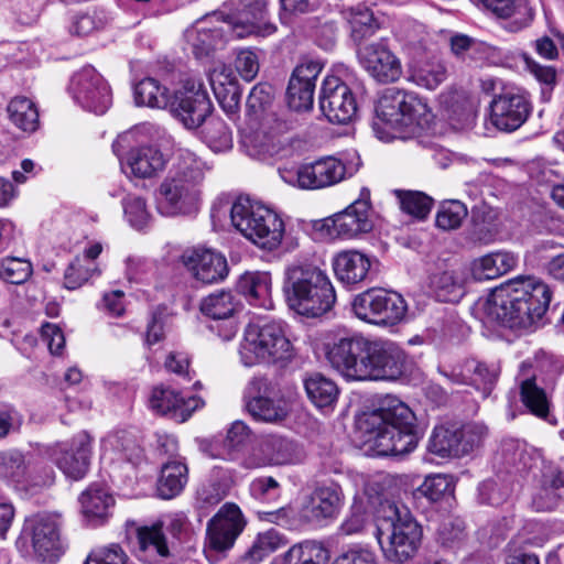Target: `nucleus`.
Listing matches in <instances>:
<instances>
[{
	"label": "nucleus",
	"instance_id": "obj_1",
	"mask_svg": "<svg viewBox=\"0 0 564 564\" xmlns=\"http://www.w3.org/2000/svg\"><path fill=\"white\" fill-rule=\"evenodd\" d=\"M326 358L348 381H389L404 370L405 355L394 343L361 334L344 336L328 346Z\"/></svg>",
	"mask_w": 564,
	"mask_h": 564
},
{
	"label": "nucleus",
	"instance_id": "obj_2",
	"mask_svg": "<svg viewBox=\"0 0 564 564\" xmlns=\"http://www.w3.org/2000/svg\"><path fill=\"white\" fill-rule=\"evenodd\" d=\"M415 421L408 404L395 395L386 394L378 399L372 411L362 413L357 425L378 455L398 456L417 446Z\"/></svg>",
	"mask_w": 564,
	"mask_h": 564
},
{
	"label": "nucleus",
	"instance_id": "obj_3",
	"mask_svg": "<svg viewBox=\"0 0 564 564\" xmlns=\"http://www.w3.org/2000/svg\"><path fill=\"white\" fill-rule=\"evenodd\" d=\"M550 302V288L541 280L529 276L494 290L481 302L480 308L489 322L510 328H524L542 318Z\"/></svg>",
	"mask_w": 564,
	"mask_h": 564
},
{
	"label": "nucleus",
	"instance_id": "obj_4",
	"mask_svg": "<svg viewBox=\"0 0 564 564\" xmlns=\"http://www.w3.org/2000/svg\"><path fill=\"white\" fill-rule=\"evenodd\" d=\"M267 4L268 0H247L241 9L228 14L220 26L213 25L210 19L199 20L185 31V42L200 58L223 45L227 34L237 39L252 34L269 36L275 33L276 25L265 20Z\"/></svg>",
	"mask_w": 564,
	"mask_h": 564
},
{
	"label": "nucleus",
	"instance_id": "obj_5",
	"mask_svg": "<svg viewBox=\"0 0 564 564\" xmlns=\"http://www.w3.org/2000/svg\"><path fill=\"white\" fill-rule=\"evenodd\" d=\"M433 115L425 99L413 91L395 87L387 88L376 106L373 129L379 134L388 130L380 139L397 138V133H415L429 128Z\"/></svg>",
	"mask_w": 564,
	"mask_h": 564
},
{
	"label": "nucleus",
	"instance_id": "obj_6",
	"mask_svg": "<svg viewBox=\"0 0 564 564\" xmlns=\"http://www.w3.org/2000/svg\"><path fill=\"white\" fill-rule=\"evenodd\" d=\"M283 292L289 307L308 317L325 314L336 301L328 275L308 263L286 268Z\"/></svg>",
	"mask_w": 564,
	"mask_h": 564
},
{
	"label": "nucleus",
	"instance_id": "obj_7",
	"mask_svg": "<svg viewBox=\"0 0 564 564\" xmlns=\"http://www.w3.org/2000/svg\"><path fill=\"white\" fill-rule=\"evenodd\" d=\"M379 519L376 538L384 558L403 564L411 561L419 551L423 530L405 507L388 503Z\"/></svg>",
	"mask_w": 564,
	"mask_h": 564
},
{
	"label": "nucleus",
	"instance_id": "obj_8",
	"mask_svg": "<svg viewBox=\"0 0 564 564\" xmlns=\"http://www.w3.org/2000/svg\"><path fill=\"white\" fill-rule=\"evenodd\" d=\"M239 355L247 367L291 359L293 345L282 322L250 323L243 330Z\"/></svg>",
	"mask_w": 564,
	"mask_h": 564
},
{
	"label": "nucleus",
	"instance_id": "obj_9",
	"mask_svg": "<svg viewBox=\"0 0 564 564\" xmlns=\"http://www.w3.org/2000/svg\"><path fill=\"white\" fill-rule=\"evenodd\" d=\"M234 227L254 245L269 251L280 247L285 232L281 216L273 209L249 199H239L230 210Z\"/></svg>",
	"mask_w": 564,
	"mask_h": 564
},
{
	"label": "nucleus",
	"instance_id": "obj_10",
	"mask_svg": "<svg viewBox=\"0 0 564 564\" xmlns=\"http://www.w3.org/2000/svg\"><path fill=\"white\" fill-rule=\"evenodd\" d=\"M359 163L346 165L334 156H326L312 163L279 169L282 181L301 189H318L335 185L357 172Z\"/></svg>",
	"mask_w": 564,
	"mask_h": 564
},
{
	"label": "nucleus",
	"instance_id": "obj_11",
	"mask_svg": "<svg viewBox=\"0 0 564 564\" xmlns=\"http://www.w3.org/2000/svg\"><path fill=\"white\" fill-rule=\"evenodd\" d=\"M373 226L370 191L362 187L357 199L343 212L316 223L315 228L330 239H350L370 232Z\"/></svg>",
	"mask_w": 564,
	"mask_h": 564
},
{
	"label": "nucleus",
	"instance_id": "obj_12",
	"mask_svg": "<svg viewBox=\"0 0 564 564\" xmlns=\"http://www.w3.org/2000/svg\"><path fill=\"white\" fill-rule=\"evenodd\" d=\"M487 429L481 423H456L435 426L429 441V451L440 457H460L478 447Z\"/></svg>",
	"mask_w": 564,
	"mask_h": 564
},
{
	"label": "nucleus",
	"instance_id": "obj_13",
	"mask_svg": "<svg viewBox=\"0 0 564 564\" xmlns=\"http://www.w3.org/2000/svg\"><path fill=\"white\" fill-rule=\"evenodd\" d=\"M355 315L367 323L380 326H393L400 323L406 313L404 299L386 290H368L357 295L352 302Z\"/></svg>",
	"mask_w": 564,
	"mask_h": 564
},
{
	"label": "nucleus",
	"instance_id": "obj_14",
	"mask_svg": "<svg viewBox=\"0 0 564 564\" xmlns=\"http://www.w3.org/2000/svg\"><path fill=\"white\" fill-rule=\"evenodd\" d=\"M533 110L530 94L518 86H505L490 101V122L502 132L522 127Z\"/></svg>",
	"mask_w": 564,
	"mask_h": 564
},
{
	"label": "nucleus",
	"instance_id": "obj_15",
	"mask_svg": "<svg viewBox=\"0 0 564 564\" xmlns=\"http://www.w3.org/2000/svg\"><path fill=\"white\" fill-rule=\"evenodd\" d=\"M61 525L56 513H37L25 521L22 538L30 541L39 560L53 562L64 552Z\"/></svg>",
	"mask_w": 564,
	"mask_h": 564
},
{
	"label": "nucleus",
	"instance_id": "obj_16",
	"mask_svg": "<svg viewBox=\"0 0 564 564\" xmlns=\"http://www.w3.org/2000/svg\"><path fill=\"white\" fill-rule=\"evenodd\" d=\"M172 115L187 129H196L212 115L213 104L203 83L195 79L184 82L170 104Z\"/></svg>",
	"mask_w": 564,
	"mask_h": 564
},
{
	"label": "nucleus",
	"instance_id": "obj_17",
	"mask_svg": "<svg viewBox=\"0 0 564 564\" xmlns=\"http://www.w3.org/2000/svg\"><path fill=\"white\" fill-rule=\"evenodd\" d=\"M69 93L78 105L96 115H104L111 105L110 87L93 66H85L74 74Z\"/></svg>",
	"mask_w": 564,
	"mask_h": 564
},
{
	"label": "nucleus",
	"instance_id": "obj_18",
	"mask_svg": "<svg viewBox=\"0 0 564 564\" xmlns=\"http://www.w3.org/2000/svg\"><path fill=\"white\" fill-rule=\"evenodd\" d=\"M304 457L302 448L285 437L268 435L243 458L246 468L297 464Z\"/></svg>",
	"mask_w": 564,
	"mask_h": 564
},
{
	"label": "nucleus",
	"instance_id": "obj_19",
	"mask_svg": "<svg viewBox=\"0 0 564 564\" xmlns=\"http://www.w3.org/2000/svg\"><path fill=\"white\" fill-rule=\"evenodd\" d=\"M319 108L332 123H348L357 112L350 88L337 76H327L322 84Z\"/></svg>",
	"mask_w": 564,
	"mask_h": 564
},
{
	"label": "nucleus",
	"instance_id": "obj_20",
	"mask_svg": "<svg viewBox=\"0 0 564 564\" xmlns=\"http://www.w3.org/2000/svg\"><path fill=\"white\" fill-rule=\"evenodd\" d=\"M198 203V186L181 178L167 176L158 189V210L164 216L192 214L197 210Z\"/></svg>",
	"mask_w": 564,
	"mask_h": 564
},
{
	"label": "nucleus",
	"instance_id": "obj_21",
	"mask_svg": "<svg viewBox=\"0 0 564 564\" xmlns=\"http://www.w3.org/2000/svg\"><path fill=\"white\" fill-rule=\"evenodd\" d=\"M357 55L364 69L378 83H393L402 75L400 59L383 40L359 47Z\"/></svg>",
	"mask_w": 564,
	"mask_h": 564
},
{
	"label": "nucleus",
	"instance_id": "obj_22",
	"mask_svg": "<svg viewBox=\"0 0 564 564\" xmlns=\"http://www.w3.org/2000/svg\"><path fill=\"white\" fill-rule=\"evenodd\" d=\"M90 436L82 432L70 442L55 444L51 449V457L56 466L74 480L83 478L89 467Z\"/></svg>",
	"mask_w": 564,
	"mask_h": 564
},
{
	"label": "nucleus",
	"instance_id": "obj_23",
	"mask_svg": "<svg viewBox=\"0 0 564 564\" xmlns=\"http://www.w3.org/2000/svg\"><path fill=\"white\" fill-rule=\"evenodd\" d=\"M245 524L238 506L225 503L208 522L207 533L210 546L217 551L231 547Z\"/></svg>",
	"mask_w": 564,
	"mask_h": 564
},
{
	"label": "nucleus",
	"instance_id": "obj_24",
	"mask_svg": "<svg viewBox=\"0 0 564 564\" xmlns=\"http://www.w3.org/2000/svg\"><path fill=\"white\" fill-rule=\"evenodd\" d=\"M203 315L218 321H226V327L219 336L224 340H230L236 335L238 327L234 317L241 311L240 299L230 290H219L205 296L199 304Z\"/></svg>",
	"mask_w": 564,
	"mask_h": 564
},
{
	"label": "nucleus",
	"instance_id": "obj_25",
	"mask_svg": "<svg viewBox=\"0 0 564 564\" xmlns=\"http://www.w3.org/2000/svg\"><path fill=\"white\" fill-rule=\"evenodd\" d=\"M182 259L191 274L205 284L221 282L229 272L226 258L214 250H188L182 256Z\"/></svg>",
	"mask_w": 564,
	"mask_h": 564
},
{
	"label": "nucleus",
	"instance_id": "obj_26",
	"mask_svg": "<svg viewBox=\"0 0 564 564\" xmlns=\"http://www.w3.org/2000/svg\"><path fill=\"white\" fill-rule=\"evenodd\" d=\"M344 494L338 484L317 487L302 510L305 521L321 524L326 520L335 519L343 507Z\"/></svg>",
	"mask_w": 564,
	"mask_h": 564
},
{
	"label": "nucleus",
	"instance_id": "obj_27",
	"mask_svg": "<svg viewBox=\"0 0 564 564\" xmlns=\"http://www.w3.org/2000/svg\"><path fill=\"white\" fill-rule=\"evenodd\" d=\"M150 405L160 414L184 422L204 405V401L197 397L186 398L170 387H155L151 393Z\"/></svg>",
	"mask_w": 564,
	"mask_h": 564
},
{
	"label": "nucleus",
	"instance_id": "obj_28",
	"mask_svg": "<svg viewBox=\"0 0 564 564\" xmlns=\"http://www.w3.org/2000/svg\"><path fill=\"white\" fill-rule=\"evenodd\" d=\"M250 399L246 402V409L250 415L262 422L275 423L285 419L288 409L281 401L274 402L265 397L268 394V379L253 378L249 384Z\"/></svg>",
	"mask_w": 564,
	"mask_h": 564
},
{
	"label": "nucleus",
	"instance_id": "obj_29",
	"mask_svg": "<svg viewBox=\"0 0 564 564\" xmlns=\"http://www.w3.org/2000/svg\"><path fill=\"white\" fill-rule=\"evenodd\" d=\"M137 556L148 564H165L170 550L163 533V522L137 529Z\"/></svg>",
	"mask_w": 564,
	"mask_h": 564
},
{
	"label": "nucleus",
	"instance_id": "obj_30",
	"mask_svg": "<svg viewBox=\"0 0 564 564\" xmlns=\"http://www.w3.org/2000/svg\"><path fill=\"white\" fill-rule=\"evenodd\" d=\"M271 289V274L267 271H247L239 276L236 283L237 292L250 305L264 310L273 308Z\"/></svg>",
	"mask_w": 564,
	"mask_h": 564
},
{
	"label": "nucleus",
	"instance_id": "obj_31",
	"mask_svg": "<svg viewBox=\"0 0 564 564\" xmlns=\"http://www.w3.org/2000/svg\"><path fill=\"white\" fill-rule=\"evenodd\" d=\"M132 175L148 178L164 170L166 155L153 145L132 148L122 161Z\"/></svg>",
	"mask_w": 564,
	"mask_h": 564
},
{
	"label": "nucleus",
	"instance_id": "obj_32",
	"mask_svg": "<svg viewBox=\"0 0 564 564\" xmlns=\"http://www.w3.org/2000/svg\"><path fill=\"white\" fill-rule=\"evenodd\" d=\"M371 268L369 257L357 250H346L333 259V269L343 283L358 284L367 279Z\"/></svg>",
	"mask_w": 564,
	"mask_h": 564
},
{
	"label": "nucleus",
	"instance_id": "obj_33",
	"mask_svg": "<svg viewBox=\"0 0 564 564\" xmlns=\"http://www.w3.org/2000/svg\"><path fill=\"white\" fill-rule=\"evenodd\" d=\"M446 376L455 383L470 384L488 393L498 378V368L476 360H466Z\"/></svg>",
	"mask_w": 564,
	"mask_h": 564
},
{
	"label": "nucleus",
	"instance_id": "obj_34",
	"mask_svg": "<svg viewBox=\"0 0 564 564\" xmlns=\"http://www.w3.org/2000/svg\"><path fill=\"white\" fill-rule=\"evenodd\" d=\"M518 258L509 251H497L478 258L471 263V275L477 281L499 278L516 268Z\"/></svg>",
	"mask_w": 564,
	"mask_h": 564
},
{
	"label": "nucleus",
	"instance_id": "obj_35",
	"mask_svg": "<svg viewBox=\"0 0 564 564\" xmlns=\"http://www.w3.org/2000/svg\"><path fill=\"white\" fill-rule=\"evenodd\" d=\"M115 455L119 459L138 464L142 458L143 451L130 434L122 432L109 435L101 442V458L113 460Z\"/></svg>",
	"mask_w": 564,
	"mask_h": 564
},
{
	"label": "nucleus",
	"instance_id": "obj_36",
	"mask_svg": "<svg viewBox=\"0 0 564 564\" xmlns=\"http://www.w3.org/2000/svg\"><path fill=\"white\" fill-rule=\"evenodd\" d=\"M329 551L316 540H304L295 543L281 555L282 564H327Z\"/></svg>",
	"mask_w": 564,
	"mask_h": 564
},
{
	"label": "nucleus",
	"instance_id": "obj_37",
	"mask_svg": "<svg viewBox=\"0 0 564 564\" xmlns=\"http://www.w3.org/2000/svg\"><path fill=\"white\" fill-rule=\"evenodd\" d=\"M187 482V466L180 460H171L163 465L158 481V492L163 499H172L180 495Z\"/></svg>",
	"mask_w": 564,
	"mask_h": 564
},
{
	"label": "nucleus",
	"instance_id": "obj_38",
	"mask_svg": "<svg viewBox=\"0 0 564 564\" xmlns=\"http://www.w3.org/2000/svg\"><path fill=\"white\" fill-rule=\"evenodd\" d=\"M343 13L350 26V36L356 43L372 36L379 29L373 12L364 4L347 8Z\"/></svg>",
	"mask_w": 564,
	"mask_h": 564
},
{
	"label": "nucleus",
	"instance_id": "obj_39",
	"mask_svg": "<svg viewBox=\"0 0 564 564\" xmlns=\"http://www.w3.org/2000/svg\"><path fill=\"white\" fill-rule=\"evenodd\" d=\"M448 43L452 55L462 62L481 61L491 53L490 45L463 33H453Z\"/></svg>",
	"mask_w": 564,
	"mask_h": 564
},
{
	"label": "nucleus",
	"instance_id": "obj_40",
	"mask_svg": "<svg viewBox=\"0 0 564 564\" xmlns=\"http://www.w3.org/2000/svg\"><path fill=\"white\" fill-rule=\"evenodd\" d=\"M308 399L318 409L332 408L338 398L336 383L321 373L311 375L304 380Z\"/></svg>",
	"mask_w": 564,
	"mask_h": 564
},
{
	"label": "nucleus",
	"instance_id": "obj_41",
	"mask_svg": "<svg viewBox=\"0 0 564 564\" xmlns=\"http://www.w3.org/2000/svg\"><path fill=\"white\" fill-rule=\"evenodd\" d=\"M464 276L455 270L434 274L431 285L436 297L442 302H457L464 295Z\"/></svg>",
	"mask_w": 564,
	"mask_h": 564
},
{
	"label": "nucleus",
	"instance_id": "obj_42",
	"mask_svg": "<svg viewBox=\"0 0 564 564\" xmlns=\"http://www.w3.org/2000/svg\"><path fill=\"white\" fill-rule=\"evenodd\" d=\"M134 98L138 105L151 108H166L170 107L172 101L169 89L161 86L156 79L150 77L142 79L135 85Z\"/></svg>",
	"mask_w": 564,
	"mask_h": 564
},
{
	"label": "nucleus",
	"instance_id": "obj_43",
	"mask_svg": "<svg viewBox=\"0 0 564 564\" xmlns=\"http://www.w3.org/2000/svg\"><path fill=\"white\" fill-rule=\"evenodd\" d=\"M11 122L25 132H33L39 126V111L26 97H15L8 105Z\"/></svg>",
	"mask_w": 564,
	"mask_h": 564
},
{
	"label": "nucleus",
	"instance_id": "obj_44",
	"mask_svg": "<svg viewBox=\"0 0 564 564\" xmlns=\"http://www.w3.org/2000/svg\"><path fill=\"white\" fill-rule=\"evenodd\" d=\"M113 498L108 489L102 485H91L80 496V503L84 513L87 517L102 518L108 514V510L113 506Z\"/></svg>",
	"mask_w": 564,
	"mask_h": 564
},
{
	"label": "nucleus",
	"instance_id": "obj_45",
	"mask_svg": "<svg viewBox=\"0 0 564 564\" xmlns=\"http://www.w3.org/2000/svg\"><path fill=\"white\" fill-rule=\"evenodd\" d=\"M520 397L525 408L535 416L547 420L549 401L544 390L538 387L534 378L520 382Z\"/></svg>",
	"mask_w": 564,
	"mask_h": 564
},
{
	"label": "nucleus",
	"instance_id": "obj_46",
	"mask_svg": "<svg viewBox=\"0 0 564 564\" xmlns=\"http://www.w3.org/2000/svg\"><path fill=\"white\" fill-rule=\"evenodd\" d=\"M202 138L214 152H223L232 147V132L220 118H210L206 121Z\"/></svg>",
	"mask_w": 564,
	"mask_h": 564
},
{
	"label": "nucleus",
	"instance_id": "obj_47",
	"mask_svg": "<svg viewBox=\"0 0 564 564\" xmlns=\"http://www.w3.org/2000/svg\"><path fill=\"white\" fill-rule=\"evenodd\" d=\"M204 173L202 162L188 150H178L177 162L169 177L181 178L187 183L199 186Z\"/></svg>",
	"mask_w": 564,
	"mask_h": 564
},
{
	"label": "nucleus",
	"instance_id": "obj_48",
	"mask_svg": "<svg viewBox=\"0 0 564 564\" xmlns=\"http://www.w3.org/2000/svg\"><path fill=\"white\" fill-rule=\"evenodd\" d=\"M447 77L445 65L438 61H429L413 67L411 79L419 86L435 89Z\"/></svg>",
	"mask_w": 564,
	"mask_h": 564
},
{
	"label": "nucleus",
	"instance_id": "obj_49",
	"mask_svg": "<svg viewBox=\"0 0 564 564\" xmlns=\"http://www.w3.org/2000/svg\"><path fill=\"white\" fill-rule=\"evenodd\" d=\"M220 76H223V74L213 73L210 76V85L220 107L232 118L239 110L240 93L238 87L231 82H229L228 86H225L223 82L218 80Z\"/></svg>",
	"mask_w": 564,
	"mask_h": 564
},
{
	"label": "nucleus",
	"instance_id": "obj_50",
	"mask_svg": "<svg viewBox=\"0 0 564 564\" xmlns=\"http://www.w3.org/2000/svg\"><path fill=\"white\" fill-rule=\"evenodd\" d=\"M401 209L417 218L424 219L431 212L433 199L422 192L395 191Z\"/></svg>",
	"mask_w": 564,
	"mask_h": 564
},
{
	"label": "nucleus",
	"instance_id": "obj_51",
	"mask_svg": "<svg viewBox=\"0 0 564 564\" xmlns=\"http://www.w3.org/2000/svg\"><path fill=\"white\" fill-rule=\"evenodd\" d=\"M286 544V536L279 531L271 529L258 534L249 551V555L253 561H261L263 557Z\"/></svg>",
	"mask_w": 564,
	"mask_h": 564
},
{
	"label": "nucleus",
	"instance_id": "obj_52",
	"mask_svg": "<svg viewBox=\"0 0 564 564\" xmlns=\"http://www.w3.org/2000/svg\"><path fill=\"white\" fill-rule=\"evenodd\" d=\"M468 210L459 200H446L442 203L437 215L436 226L443 230H454L460 227L467 217Z\"/></svg>",
	"mask_w": 564,
	"mask_h": 564
},
{
	"label": "nucleus",
	"instance_id": "obj_53",
	"mask_svg": "<svg viewBox=\"0 0 564 564\" xmlns=\"http://www.w3.org/2000/svg\"><path fill=\"white\" fill-rule=\"evenodd\" d=\"M229 486L227 481L220 479H210L203 484L197 490V508L207 510L218 505L228 495Z\"/></svg>",
	"mask_w": 564,
	"mask_h": 564
},
{
	"label": "nucleus",
	"instance_id": "obj_54",
	"mask_svg": "<svg viewBox=\"0 0 564 564\" xmlns=\"http://www.w3.org/2000/svg\"><path fill=\"white\" fill-rule=\"evenodd\" d=\"M417 491L432 502L440 501L445 495L454 491L453 478L443 474L427 476Z\"/></svg>",
	"mask_w": 564,
	"mask_h": 564
},
{
	"label": "nucleus",
	"instance_id": "obj_55",
	"mask_svg": "<svg viewBox=\"0 0 564 564\" xmlns=\"http://www.w3.org/2000/svg\"><path fill=\"white\" fill-rule=\"evenodd\" d=\"M122 205L124 216L132 227L142 229L149 224L151 215L143 197L129 194L123 198Z\"/></svg>",
	"mask_w": 564,
	"mask_h": 564
},
{
	"label": "nucleus",
	"instance_id": "obj_56",
	"mask_svg": "<svg viewBox=\"0 0 564 564\" xmlns=\"http://www.w3.org/2000/svg\"><path fill=\"white\" fill-rule=\"evenodd\" d=\"M32 274V265L28 260L6 258L0 263V278L11 284H22Z\"/></svg>",
	"mask_w": 564,
	"mask_h": 564
},
{
	"label": "nucleus",
	"instance_id": "obj_57",
	"mask_svg": "<svg viewBox=\"0 0 564 564\" xmlns=\"http://www.w3.org/2000/svg\"><path fill=\"white\" fill-rule=\"evenodd\" d=\"M24 456L15 451L0 452V478H11L15 481L28 473Z\"/></svg>",
	"mask_w": 564,
	"mask_h": 564
},
{
	"label": "nucleus",
	"instance_id": "obj_58",
	"mask_svg": "<svg viewBox=\"0 0 564 564\" xmlns=\"http://www.w3.org/2000/svg\"><path fill=\"white\" fill-rule=\"evenodd\" d=\"M314 88L311 86L289 82L286 90L288 106L295 111H306L312 109L314 101Z\"/></svg>",
	"mask_w": 564,
	"mask_h": 564
},
{
	"label": "nucleus",
	"instance_id": "obj_59",
	"mask_svg": "<svg viewBox=\"0 0 564 564\" xmlns=\"http://www.w3.org/2000/svg\"><path fill=\"white\" fill-rule=\"evenodd\" d=\"M399 36L406 48L416 53L425 48L429 39L425 26L416 21L405 22L400 29Z\"/></svg>",
	"mask_w": 564,
	"mask_h": 564
},
{
	"label": "nucleus",
	"instance_id": "obj_60",
	"mask_svg": "<svg viewBox=\"0 0 564 564\" xmlns=\"http://www.w3.org/2000/svg\"><path fill=\"white\" fill-rule=\"evenodd\" d=\"M95 272L98 273L93 262L85 265L82 259L76 258L65 271L64 284L68 290H76L86 283Z\"/></svg>",
	"mask_w": 564,
	"mask_h": 564
},
{
	"label": "nucleus",
	"instance_id": "obj_61",
	"mask_svg": "<svg viewBox=\"0 0 564 564\" xmlns=\"http://www.w3.org/2000/svg\"><path fill=\"white\" fill-rule=\"evenodd\" d=\"M128 555L118 544H109L93 550L85 564H127Z\"/></svg>",
	"mask_w": 564,
	"mask_h": 564
},
{
	"label": "nucleus",
	"instance_id": "obj_62",
	"mask_svg": "<svg viewBox=\"0 0 564 564\" xmlns=\"http://www.w3.org/2000/svg\"><path fill=\"white\" fill-rule=\"evenodd\" d=\"M563 498L564 497L562 494L552 490L540 481V486L533 494L531 505L532 508L538 512H549L555 510L560 506Z\"/></svg>",
	"mask_w": 564,
	"mask_h": 564
},
{
	"label": "nucleus",
	"instance_id": "obj_63",
	"mask_svg": "<svg viewBox=\"0 0 564 564\" xmlns=\"http://www.w3.org/2000/svg\"><path fill=\"white\" fill-rule=\"evenodd\" d=\"M250 492L253 498L260 501L275 500L281 495V486L271 476L256 478L250 484Z\"/></svg>",
	"mask_w": 564,
	"mask_h": 564
},
{
	"label": "nucleus",
	"instance_id": "obj_64",
	"mask_svg": "<svg viewBox=\"0 0 564 564\" xmlns=\"http://www.w3.org/2000/svg\"><path fill=\"white\" fill-rule=\"evenodd\" d=\"M271 101V87L267 84H258L251 89L247 98V110L250 115L258 116Z\"/></svg>",
	"mask_w": 564,
	"mask_h": 564
}]
</instances>
